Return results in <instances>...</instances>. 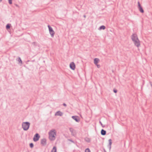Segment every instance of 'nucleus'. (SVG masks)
Segmentation results:
<instances>
[{
	"mask_svg": "<svg viewBox=\"0 0 152 152\" xmlns=\"http://www.w3.org/2000/svg\"><path fill=\"white\" fill-rule=\"evenodd\" d=\"M69 130H70V131L71 132V134H72L73 136L74 135V129L72 128H69Z\"/></svg>",
	"mask_w": 152,
	"mask_h": 152,
	"instance_id": "14",
	"label": "nucleus"
},
{
	"mask_svg": "<svg viewBox=\"0 0 152 152\" xmlns=\"http://www.w3.org/2000/svg\"><path fill=\"white\" fill-rule=\"evenodd\" d=\"M29 145H30V147L31 148H33V147H34V144H33V143H30V144Z\"/></svg>",
	"mask_w": 152,
	"mask_h": 152,
	"instance_id": "22",
	"label": "nucleus"
},
{
	"mask_svg": "<svg viewBox=\"0 0 152 152\" xmlns=\"http://www.w3.org/2000/svg\"><path fill=\"white\" fill-rule=\"evenodd\" d=\"M106 131L103 129H102L101 132V134L102 135H104L106 134Z\"/></svg>",
	"mask_w": 152,
	"mask_h": 152,
	"instance_id": "13",
	"label": "nucleus"
},
{
	"mask_svg": "<svg viewBox=\"0 0 152 152\" xmlns=\"http://www.w3.org/2000/svg\"><path fill=\"white\" fill-rule=\"evenodd\" d=\"M133 42L135 45L137 47H139L140 45V41L138 39L134 41H133Z\"/></svg>",
	"mask_w": 152,
	"mask_h": 152,
	"instance_id": "6",
	"label": "nucleus"
},
{
	"mask_svg": "<svg viewBox=\"0 0 152 152\" xmlns=\"http://www.w3.org/2000/svg\"><path fill=\"white\" fill-rule=\"evenodd\" d=\"M41 144L43 145H45L46 144V140L45 138H43L41 140Z\"/></svg>",
	"mask_w": 152,
	"mask_h": 152,
	"instance_id": "9",
	"label": "nucleus"
},
{
	"mask_svg": "<svg viewBox=\"0 0 152 152\" xmlns=\"http://www.w3.org/2000/svg\"><path fill=\"white\" fill-rule=\"evenodd\" d=\"M40 136L38 133H36L34 136L33 140L34 142H36L39 140Z\"/></svg>",
	"mask_w": 152,
	"mask_h": 152,
	"instance_id": "4",
	"label": "nucleus"
},
{
	"mask_svg": "<svg viewBox=\"0 0 152 152\" xmlns=\"http://www.w3.org/2000/svg\"><path fill=\"white\" fill-rule=\"evenodd\" d=\"M84 140L86 142H89L91 141L90 139L87 137H85L84 139Z\"/></svg>",
	"mask_w": 152,
	"mask_h": 152,
	"instance_id": "15",
	"label": "nucleus"
},
{
	"mask_svg": "<svg viewBox=\"0 0 152 152\" xmlns=\"http://www.w3.org/2000/svg\"><path fill=\"white\" fill-rule=\"evenodd\" d=\"M85 152H91V151L89 148H87L85 150Z\"/></svg>",
	"mask_w": 152,
	"mask_h": 152,
	"instance_id": "21",
	"label": "nucleus"
},
{
	"mask_svg": "<svg viewBox=\"0 0 152 152\" xmlns=\"http://www.w3.org/2000/svg\"><path fill=\"white\" fill-rule=\"evenodd\" d=\"M10 27V24H7L6 26V28L7 29H9Z\"/></svg>",
	"mask_w": 152,
	"mask_h": 152,
	"instance_id": "19",
	"label": "nucleus"
},
{
	"mask_svg": "<svg viewBox=\"0 0 152 152\" xmlns=\"http://www.w3.org/2000/svg\"><path fill=\"white\" fill-rule=\"evenodd\" d=\"M138 9L140 12L142 13H143L144 11L142 9V8L141 7L139 1H138Z\"/></svg>",
	"mask_w": 152,
	"mask_h": 152,
	"instance_id": "5",
	"label": "nucleus"
},
{
	"mask_svg": "<svg viewBox=\"0 0 152 152\" xmlns=\"http://www.w3.org/2000/svg\"><path fill=\"white\" fill-rule=\"evenodd\" d=\"M75 65L73 62H72L70 64V68L73 70H74L75 68Z\"/></svg>",
	"mask_w": 152,
	"mask_h": 152,
	"instance_id": "8",
	"label": "nucleus"
},
{
	"mask_svg": "<svg viewBox=\"0 0 152 152\" xmlns=\"http://www.w3.org/2000/svg\"><path fill=\"white\" fill-rule=\"evenodd\" d=\"M69 141H71V142H73V141L72 140H70Z\"/></svg>",
	"mask_w": 152,
	"mask_h": 152,
	"instance_id": "30",
	"label": "nucleus"
},
{
	"mask_svg": "<svg viewBox=\"0 0 152 152\" xmlns=\"http://www.w3.org/2000/svg\"><path fill=\"white\" fill-rule=\"evenodd\" d=\"M111 145H108V146H109V150H110L111 149Z\"/></svg>",
	"mask_w": 152,
	"mask_h": 152,
	"instance_id": "29",
	"label": "nucleus"
},
{
	"mask_svg": "<svg viewBox=\"0 0 152 152\" xmlns=\"http://www.w3.org/2000/svg\"><path fill=\"white\" fill-rule=\"evenodd\" d=\"M109 144L108 145H111L112 142V140L111 139H110L109 140Z\"/></svg>",
	"mask_w": 152,
	"mask_h": 152,
	"instance_id": "20",
	"label": "nucleus"
},
{
	"mask_svg": "<svg viewBox=\"0 0 152 152\" xmlns=\"http://www.w3.org/2000/svg\"><path fill=\"white\" fill-rule=\"evenodd\" d=\"M99 123L100 124H101V125H102V127H104V126H103V124H102V122H101V121H99Z\"/></svg>",
	"mask_w": 152,
	"mask_h": 152,
	"instance_id": "27",
	"label": "nucleus"
},
{
	"mask_svg": "<svg viewBox=\"0 0 152 152\" xmlns=\"http://www.w3.org/2000/svg\"><path fill=\"white\" fill-rule=\"evenodd\" d=\"M77 116H72V118L75 120L77 122H79V120L77 118Z\"/></svg>",
	"mask_w": 152,
	"mask_h": 152,
	"instance_id": "11",
	"label": "nucleus"
},
{
	"mask_svg": "<svg viewBox=\"0 0 152 152\" xmlns=\"http://www.w3.org/2000/svg\"><path fill=\"white\" fill-rule=\"evenodd\" d=\"M50 139L51 140H54L55 139V136L56 135V133L55 130L53 129L50 130L49 132Z\"/></svg>",
	"mask_w": 152,
	"mask_h": 152,
	"instance_id": "1",
	"label": "nucleus"
},
{
	"mask_svg": "<svg viewBox=\"0 0 152 152\" xmlns=\"http://www.w3.org/2000/svg\"><path fill=\"white\" fill-rule=\"evenodd\" d=\"M8 1L9 3L10 4H12V0H8Z\"/></svg>",
	"mask_w": 152,
	"mask_h": 152,
	"instance_id": "23",
	"label": "nucleus"
},
{
	"mask_svg": "<svg viewBox=\"0 0 152 152\" xmlns=\"http://www.w3.org/2000/svg\"><path fill=\"white\" fill-rule=\"evenodd\" d=\"M17 60L19 62V63H20L21 64H22V61L20 57H18Z\"/></svg>",
	"mask_w": 152,
	"mask_h": 152,
	"instance_id": "16",
	"label": "nucleus"
},
{
	"mask_svg": "<svg viewBox=\"0 0 152 152\" xmlns=\"http://www.w3.org/2000/svg\"><path fill=\"white\" fill-rule=\"evenodd\" d=\"M96 65L98 68H99L100 67V66L99 64H95Z\"/></svg>",
	"mask_w": 152,
	"mask_h": 152,
	"instance_id": "25",
	"label": "nucleus"
},
{
	"mask_svg": "<svg viewBox=\"0 0 152 152\" xmlns=\"http://www.w3.org/2000/svg\"><path fill=\"white\" fill-rule=\"evenodd\" d=\"M151 84V87H152V84Z\"/></svg>",
	"mask_w": 152,
	"mask_h": 152,
	"instance_id": "35",
	"label": "nucleus"
},
{
	"mask_svg": "<svg viewBox=\"0 0 152 152\" xmlns=\"http://www.w3.org/2000/svg\"><path fill=\"white\" fill-rule=\"evenodd\" d=\"M83 17H84V18H85L86 17V15H83Z\"/></svg>",
	"mask_w": 152,
	"mask_h": 152,
	"instance_id": "31",
	"label": "nucleus"
},
{
	"mask_svg": "<svg viewBox=\"0 0 152 152\" xmlns=\"http://www.w3.org/2000/svg\"><path fill=\"white\" fill-rule=\"evenodd\" d=\"M2 0H0V2H1Z\"/></svg>",
	"mask_w": 152,
	"mask_h": 152,
	"instance_id": "34",
	"label": "nucleus"
},
{
	"mask_svg": "<svg viewBox=\"0 0 152 152\" xmlns=\"http://www.w3.org/2000/svg\"><path fill=\"white\" fill-rule=\"evenodd\" d=\"M63 105L65 106V107H66V104H65V103H63Z\"/></svg>",
	"mask_w": 152,
	"mask_h": 152,
	"instance_id": "28",
	"label": "nucleus"
},
{
	"mask_svg": "<svg viewBox=\"0 0 152 152\" xmlns=\"http://www.w3.org/2000/svg\"><path fill=\"white\" fill-rule=\"evenodd\" d=\"M104 152H107L105 149H104Z\"/></svg>",
	"mask_w": 152,
	"mask_h": 152,
	"instance_id": "32",
	"label": "nucleus"
},
{
	"mask_svg": "<svg viewBox=\"0 0 152 152\" xmlns=\"http://www.w3.org/2000/svg\"><path fill=\"white\" fill-rule=\"evenodd\" d=\"M30 123L28 122H23L22 123V126L24 131H27L29 128Z\"/></svg>",
	"mask_w": 152,
	"mask_h": 152,
	"instance_id": "2",
	"label": "nucleus"
},
{
	"mask_svg": "<svg viewBox=\"0 0 152 152\" xmlns=\"http://www.w3.org/2000/svg\"><path fill=\"white\" fill-rule=\"evenodd\" d=\"M48 27L49 29L50 34L51 37H53L55 34V32L53 30L52 28L49 25L48 26Z\"/></svg>",
	"mask_w": 152,
	"mask_h": 152,
	"instance_id": "3",
	"label": "nucleus"
},
{
	"mask_svg": "<svg viewBox=\"0 0 152 152\" xmlns=\"http://www.w3.org/2000/svg\"><path fill=\"white\" fill-rule=\"evenodd\" d=\"M15 5H16V6L18 7V5L17 4H15Z\"/></svg>",
	"mask_w": 152,
	"mask_h": 152,
	"instance_id": "33",
	"label": "nucleus"
},
{
	"mask_svg": "<svg viewBox=\"0 0 152 152\" xmlns=\"http://www.w3.org/2000/svg\"><path fill=\"white\" fill-rule=\"evenodd\" d=\"M131 38L133 41L138 39L137 35L135 34H132V36Z\"/></svg>",
	"mask_w": 152,
	"mask_h": 152,
	"instance_id": "7",
	"label": "nucleus"
},
{
	"mask_svg": "<svg viewBox=\"0 0 152 152\" xmlns=\"http://www.w3.org/2000/svg\"><path fill=\"white\" fill-rule=\"evenodd\" d=\"M105 28H106V27L104 26H102L99 27V29L100 30H101L102 29L104 30V29H105Z\"/></svg>",
	"mask_w": 152,
	"mask_h": 152,
	"instance_id": "18",
	"label": "nucleus"
},
{
	"mask_svg": "<svg viewBox=\"0 0 152 152\" xmlns=\"http://www.w3.org/2000/svg\"><path fill=\"white\" fill-rule=\"evenodd\" d=\"M63 113L60 111H58L55 114V115L61 116L63 115Z\"/></svg>",
	"mask_w": 152,
	"mask_h": 152,
	"instance_id": "10",
	"label": "nucleus"
},
{
	"mask_svg": "<svg viewBox=\"0 0 152 152\" xmlns=\"http://www.w3.org/2000/svg\"><path fill=\"white\" fill-rule=\"evenodd\" d=\"M51 152H57V149L56 146H54L51 151Z\"/></svg>",
	"mask_w": 152,
	"mask_h": 152,
	"instance_id": "17",
	"label": "nucleus"
},
{
	"mask_svg": "<svg viewBox=\"0 0 152 152\" xmlns=\"http://www.w3.org/2000/svg\"><path fill=\"white\" fill-rule=\"evenodd\" d=\"M113 91L115 93H116L117 92V90L115 89H114Z\"/></svg>",
	"mask_w": 152,
	"mask_h": 152,
	"instance_id": "24",
	"label": "nucleus"
},
{
	"mask_svg": "<svg viewBox=\"0 0 152 152\" xmlns=\"http://www.w3.org/2000/svg\"><path fill=\"white\" fill-rule=\"evenodd\" d=\"M32 44L33 45H34V46H36V42H33Z\"/></svg>",
	"mask_w": 152,
	"mask_h": 152,
	"instance_id": "26",
	"label": "nucleus"
},
{
	"mask_svg": "<svg viewBox=\"0 0 152 152\" xmlns=\"http://www.w3.org/2000/svg\"><path fill=\"white\" fill-rule=\"evenodd\" d=\"M99 61V60L98 58H96L94 59V63L95 64H97Z\"/></svg>",
	"mask_w": 152,
	"mask_h": 152,
	"instance_id": "12",
	"label": "nucleus"
}]
</instances>
